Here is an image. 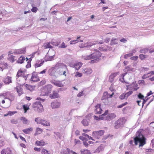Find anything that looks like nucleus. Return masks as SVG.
<instances>
[{"label": "nucleus", "instance_id": "1", "mask_svg": "<svg viewBox=\"0 0 154 154\" xmlns=\"http://www.w3.org/2000/svg\"><path fill=\"white\" fill-rule=\"evenodd\" d=\"M142 130H140L136 134V136L134 138L135 144L136 145L139 143V147L143 146L146 143V138L141 133Z\"/></svg>", "mask_w": 154, "mask_h": 154}, {"label": "nucleus", "instance_id": "2", "mask_svg": "<svg viewBox=\"0 0 154 154\" xmlns=\"http://www.w3.org/2000/svg\"><path fill=\"white\" fill-rule=\"evenodd\" d=\"M101 54L99 51L94 53L87 56H84L83 57L84 59L89 60L93 59L91 61V63H96L100 60L101 59L100 57H101Z\"/></svg>", "mask_w": 154, "mask_h": 154}, {"label": "nucleus", "instance_id": "3", "mask_svg": "<svg viewBox=\"0 0 154 154\" xmlns=\"http://www.w3.org/2000/svg\"><path fill=\"white\" fill-rule=\"evenodd\" d=\"M56 72L57 75H66V72L67 70L66 65L63 63H57L55 66Z\"/></svg>", "mask_w": 154, "mask_h": 154}, {"label": "nucleus", "instance_id": "4", "mask_svg": "<svg viewBox=\"0 0 154 154\" xmlns=\"http://www.w3.org/2000/svg\"><path fill=\"white\" fill-rule=\"evenodd\" d=\"M32 106L34 110L38 113L41 112L43 111V106L39 101H36L34 103Z\"/></svg>", "mask_w": 154, "mask_h": 154}, {"label": "nucleus", "instance_id": "5", "mask_svg": "<svg viewBox=\"0 0 154 154\" xmlns=\"http://www.w3.org/2000/svg\"><path fill=\"white\" fill-rule=\"evenodd\" d=\"M124 119L121 118L117 120L114 124V127L116 129H118L123 126L125 122L124 121Z\"/></svg>", "mask_w": 154, "mask_h": 154}, {"label": "nucleus", "instance_id": "6", "mask_svg": "<svg viewBox=\"0 0 154 154\" xmlns=\"http://www.w3.org/2000/svg\"><path fill=\"white\" fill-rule=\"evenodd\" d=\"M104 132V131L103 130L93 131L92 133V135L95 138L99 139L100 137L103 134Z\"/></svg>", "mask_w": 154, "mask_h": 154}, {"label": "nucleus", "instance_id": "7", "mask_svg": "<svg viewBox=\"0 0 154 154\" xmlns=\"http://www.w3.org/2000/svg\"><path fill=\"white\" fill-rule=\"evenodd\" d=\"M107 93H104L102 96L101 100L102 102L104 103L105 105H108L109 104L110 102L109 99L108 98L107 96H106Z\"/></svg>", "mask_w": 154, "mask_h": 154}, {"label": "nucleus", "instance_id": "8", "mask_svg": "<svg viewBox=\"0 0 154 154\" xmlns=\"http://www.w3.org/2000/svg\"><path fill=\"white\" fill-rule=\"evenodd\" d=\"M52 86L51 85H46L44 88V91L45 95H47L48 94L51 93Z\"/></svg>", "mask_w": 154, "mask_h": 154}, {"label": "nucleus", "instance_id": "9", "mask_svg": "<svg viewBox=\"0 0 154 154\" xmlns=\"http://www.w3.org/2000/svg\"><path fill=\"white\" fill-rule=\"evenodd\" d=\"M116 117V115L114 113H111L104 117V119L106 120H110Z\"/></svg>", "mask_w": 154, "mask_h": 154}, {"label": "nucleus", "instance_id": "10", "mask_svg": "<svg viewBox=\"0 0 154 154\" xmlns=\"http://www.w3.org/2000/svg\"><path fill=\"white\" fill-rule=\"evenodd\" d=\"M60 105V102L55 101L51 103V106L53 109H55L59 107Z\"/></svg>", "mask_w": 154, "mask_h": 154}, {"label": "nucleus", "instance_id": "11", "mask_svg": "<svg viewBox=\"0 0 154 154\" xmlns=\"http://www.w3.org/2000/svg\"><path fill=\"white\" fill-rule=\"evenodd\" d=\"M26 52L25 48L15 50L14 53V54H24Z\"/></svg>", "mask_w": 154, "mask_h": 154}, {"label": "nucleus", "instance_id": "12", "mask_svg": "<svg viewBox=\"0 0 154 154\" xmlns=\"http://www.w3.org/2000/svg\"><path fill=\"white\" fill-rule=\"evenodd\" d=\"M119 74V72H117L114 73L111 75L109 76V80L110 82H112L114 79V78L117 75Z\"/></svg>", "mask_w": 154, "mask_h": 154}, {"label": "nucleus", "instance_id": "13", "mask_svg": "<svg viewBox=\"0 0 154 154\" xmlns=\"http://www.w3.org/2000/svg\"><path fill=\"white\" fill-rule=\"evenodd\" d=\"M30 80L33 82H36L38 81V78L37 77L35 72H34L32 73Z\"/></svg>", "mask_w": 154, "mask_h": 154}, {"label": "nucleus", "instance_id": "14", "mask_svg": "<svg viewBox=\"0 0 154 154\" xmlns=\"http://www.w3.org/2000/svg\"><path fill=\"white\" fill-rule=\"evenodd\" d=\"M60 97L58 92L57 91H54L52 94L50 95V97L51 99L58 98Z\"/></svg>", "mask_w": 154, "mask_h": 154}, {"label": "nucleus", "instance_id": "15", "mask_svg": "<svg viewBox=\"0 0 154 154\" xmlns=\"http://www.w3.org/2000/svg\"><path fill=\"white\" fill-rule=\"evenodd\" d=\"M51 82L54 85L59 87H62L63 86L61 82L60 81L53 80Z\"/></svg>", "mask_w": 154, "mask_h": 154}, {"label": "nucleus", "instance_id": "16", "mask_svg": "<svg viewBox=\"0 0 154 154\" xmlns=\"http://www.w3.org/2000/svg\"><path fill=\"white\" fill-rule=\"evenodd\" d=\"M92 72L91 69L90 68H86L82 70V72L86 75L91 74Z\"/></svg>", "mask_w": 154, "mask_h": 154}, {"label": "nucleus", "instance_id": "17", "mask_svg": "<svg viewBox=\"0 0 154 154\" xmlns=\"http://www.w3.org/2000/svg\"><path fill=\"white\" fill-rule=\"evenodd\" d=\"M96 109L95 110V112L97 114H100L101 113V111L102 110L100 108V104H97L95 106Z\"/></svg>", "mask_w": 154, "mask_h": 154}, {"label": "nucleus", "instance_id": "18", "mask_svg": "<svg viewBox=\"0 0 154 154\" xmlns=\"http://www.w3.org/2000/svg\"><path fill=\"white\" fill-rule=\"evenodd\" d=\"M3 82L6 84H9L10 83L12 82L11 78L10 77L7 76L3 79Z\"/></svg>", "mask_w": 154, "mask_h": 154}, {"label": "nucleus", "instance_id": "19", "mask_svg": "<svg viewBox=\"0 0 154 154\" xmlns=\"http://www.w3.org/2000/svg\"><path fill=\"white\" fill-rule=\"evenodd\" d=\"M82 63L80 62H78L75 63L73 65V67L75 68L76 70H78L82 66Z\"/></svg>", "mask_w": 154, "mask_h": 154}, {"label": "nucleus", "instance_id": "20", "mask_svg": "<svg viewBox=\"0 0 154 154\" xmlns=\"http://www.w3.org/2000/svg\"><path fill=\"white\" fill-rule=\"evenodd\" d=\"M45 126H50L49 123L46 120L41 119L40 124Z\"/></svg>", "mask_w": 154, "mask_h": 154}, {"label": "nucleus", "instance_id": "21", "mask_svg": "<svg viewBox=\"0 0 154 154\" xmlns=\"http://www.w3.org/2000/svg\"><path fill=\"white\" fill-rule=\"evenodd\" d=\"M15 90L18 94L20 96L23 94V89L20 86H17L15 88Z\"/></svg>", "mask_w": 154, "mask_h": 154}, {"label": "nucleus", "instance_id": "22", "mask_svg": "<svg viewBox=\"0 0 154 154\" xmlns=\"http://www.w3.org/2000/svg\"><path fill=\"white\" fill-rule=\"evenodd\" d=\"M24 74L23 72L22 71L19 70L18 72H17V74L16 75L17 77V80L18 81V78L20 77H23Z\"/></svg>", "mask_w": 154, "mask_h": 154}, {"label": "nucleus", "instance_id": "23", "mask_svg": "<svg viewBox=\"0 0 154 154\" xmlns=\"http://www.w3.org/2000/svg\"><path fill=\"white\" fill-rule=\"evenodd\" d=\"M99 49L100 50L104 51H108V50H111V49H110L109 47L106 45L104 46L103 47H100Z\"/></svg>", "mask_w": 154, "mask_h": 154}, {"label": "nucleus", "instance_id": "24", "mask_svg": "<svg viewBox=\"0 0 154 154\" xmlns=\"http://www.w3.org/2000/svg\"><path fill=\"white\" fill-rule=\"evenodd\" d=\"M48 54V53L45 56V61L51 60L54 57V55L49 56Z\"/></svg>", "mask_w": 154, "mask_h": 154}, {"label": "nucleus", "instance_id": "25", "mask_svg": "<svg viewBox=\"0 0 154 154\" xmlns=\"http://www.w3.org/2000/svg\"><path fill=\"white\" fill-rule=\"evenodd\" d=\"M20 119L23 122V124H27L29 123V121L25 117H22L20 118Z\"/></svg>", "mask_w": 154, "mask_h": 154}, {"label": "nucleus", "instance_id": "26", "mask_svg": "<svg viewBox=\"0 0 154 154\" xmlns=\"http://www.w3.org/2000/svg\"><path fill=\"white\" fill-rule=\"evenodd\" d=\"M54 136L55 138L57 139H60L62 137L61 134L59 133L58 132H54Z\"/></svg>", "mask_w": 154, "mask_h": 154}, {"label": "nucleus", "instance_id": "27", "mask_svg": "<svg viewBox=\"0 0 154 154\" xmlns=\"http://www.w3.org/2000/svg\"><path fill=\"white\" fill-rule=\"evenodd\" d=\"M105 116V114H103L100 115L99 117L95 116H94V119L97 120H103L104 119V118L103 117H102V116Z\"/></svg>", "mask_w": 154, "mask_h": 154}, {"label": "nucleus", "instance_id": "28", "mask_svg": "<svg viewBox=\"0 0 154 154\" xmlns=\"http://www.w3.org/2000/svg\"><path fill=\"white\" fill-rule=\"evenodd\" d=\"M33 130L32 128H28L25 129L23 130V131L25 134H29L30 132L32 131Z\"/></svg>", "mask_w": 154, "mask_h": 154}, {"label": "nucleus", "instance_id": "29", "mask_svg": "<svg viewBox=\"0 0 154 154\" xmlns=\"http://www.w3.org/2000/svg\"><path fill=\"white\" fill-rule=\"evenodd\" d=\"M7 94H8L9 96H8V97H6L5 98L8 99L11 101H12L14 100V97L11 93L8 92L7 93Z\"/></svg>", "mask_w": 154, "mask_h": 154}, {"label": "nucleus", "instance_id": "30", "mask_svg": "<svg viewBox=\"0 0 154 154\" xmlns=\"http://www.w3.org/2000/svg\"><path fill=\"white\" fill-rule=\"evenodd\" d=\"M35 143L37 145L40 146H43L45 144V142L42 140L40 141L37 140Z\"/></svg>", "mask_w": 154, "mask_h": 154}, {"label": "nucleus", "instance_id": "31", "mask_svg": "<svg viewBox=\"0 0 154 154\" xmlns=\"http://www.w3.org/2000/svg\"><path fill=\"white\" fill-rule=\"evenodd\" d=\"M81 122L84 126H88L89 125V120L86 119H83Z\"/></svg>", "mask_w": 154, "mask_h": 154}, {"label": "nucleus", "instance_id": "32", "mask_svg": "<svg viewBox=\"0 0 154 154\" xmlns=\"http://www.w3.org/2000/svg\"><path fill=\"white\" fill-rule=\"evenodd\" d=\"M24 60H25V57L23 56H21L19 57L17 62L18 63H22Z\"/></svg>", "mask_w": 154, "mask_h": 154}, {"label": "nucleus", "instance_id": "33", "mask_svg": "<svg viewBox=\"0 0 154 154\" xmlns=\"http://www.w3.org/2000/svg\"><path fill=\"white\" fill-rule=\"evenodd\" d=\"M104 148V146L103 144H101L97 149L96 152H99L100 151H102Z\"/></svg>", "mask_w": 154, "mask_h": 154}, {"label": "nucleus", "instance_id": "34", "mask_svg": "<svg viewBox=\"0 0 154 154\" xmlns=\"http://www.w3.org/2000/svg\"><path fill=\"white\" fill-rule=\"evenodd\" d=\"M118 39L116 38H112L111 40L110 43L111 45H116L118 44Z\"/></svg>", "mask_w": 154, "mask_h": 154}, {"label": "nucleus", "instance_id": "35", "mask_svg": "<svg viewBox=\"0 0 154 154\" xmlns=\"http://www.w3.org/2000/svg\"><path fill=\"white\" fill-rule=\"evenodd\" d=\"M54 69H55V66L49 70V73L50 75H54V72H56V70H55Z\"/></svg>", "mask_w": 154, "mask_h": 154}, {"label": "nucleus", "instance_id": "36", "mask_svg": "<svg viewBox=\"0 0 154 154\" xmlns=\"http://www.w3.org/2000/svg\"><path fill=\"white\" fill-rule=\"evenodd\" d=\"M131 65H130L128 66H126L125 69H124V71L125 72L132 71L133 69L131 68Z\"/></svg>", "mask_w": 154, "mask_h": 154}, {"label": "nucleus", "instance_id": "37", "mask_svg": "<svg viewBox=\"0 0 154 154\" xmlns=\"http://www.w3.org/2000/svg\"><path fill=\"white\" fill-rule=\"evenodd\" d=\"M81 154H91L90 151L87 149L81 150Z\"/></svg>", "mask_w": 154, "mask_h": 154}, {"label": "nucleus", "instance_id": "38", "mask_svg": "<svg viewBox=\"0 0 154 154\" xmlns=\"http://www.w3.org/2000/svg\"><path fill=\"white\" fill-rule=\"evenodd\" d=\"M51 42H49L47 44H44V47L45 48H51L52 46L50 45Z\"/></svg>", "mask_w": 154, "mask_h": 154}, {"label": "nucleus", "instance_id": "39", "mask_svg": "<svg viewBox=\"0 0 154 154\" xmlns=\"http://www.w3.org/2000/svg\"><path fill=\"white\" fill-rule=\"evenodd\" d=\"M133 92L132 91H129L127 93H125V97L126 98V99H127L128 97L131 95L132 94Z\"/></svg>", "mask_w": 154, "mask_h": 154}, {"label": "nucleus", "instance_id": "40", "mask_svg": "<svg viewBox=\"0 0 154 154\" xmlns=\"http://www.w3.org/2000/svg\"><path fill=\"white\" fill-rule=\"evenodd\" d=\"M26 88L30 91H31L33 90V86H31L29 85H28L27 84H26Z\"/></svg>", "mask_w": 154, "mask_h": 154}, {"label": "nucleus", "instance_id": "41", "mask_svg": "<svg viewBox=\"0 0 154 154\" xmlns=\"http://www.w3.org/2000/svg\"><path fill=\"white\" fill-rule=\"evenodd\" d=\"M14 56L13 55H11L8 58L9 60L12 62H13L14 61Z\"/></svg>", "mask_w": 154, "mask_h": 154}, {"label": "nucleus", "instance_id": "42", "mask_svg": "<svg viewBox=\"0 0 154 154\" xmlns=\"http://www.w3.org/2000/svg\"><path fill=\"white\" fill-rule=\"evenodd\" d=\"M41 119L40 118L37 117L35 119V121L37 123V124H40Z\"/></svg>", "mask_w": 154, "mask_h": 154}, {"label": "nucleus", "instance_id": "43", "mask_svg": "<svg viewBox=\"0 0 154 154\" xmlns=\"http://www.w3.org/2000/svg\"><path fill=\"white\" fill-rule=\"evenodd\" d=\"M44 62V61H43V62L40 63H36L35 64V68L36 67H38L40 66H41L42 65H43V64Z\"/></svg>", "mask_w": 154, "mask_h": 154}, {"label": "nucleus", "instance_id": "44", "mask_svg": "<svg viewBox=\"0 0 154 154\" xmlns=\"http://www.w3.org/2000/svg\"><path fill=\"white\" fill-rule=\"evenodd\" d=\"M127 73V72H126L125 73H124L123 74H122V75H121V77H122V78H120L119 79V80L121 81L122 82H123V81H124V76Z\"/></svg>", "mask_w": 154, "mask_h": 154}, {"label": "nucleus", "instance_id": "45", "mask_svg": "<svg viewBox=\"0 0 154 154\" xmlns=\"http://www.w3.org/2000/svg\"><path fill=\"white\" fill-rule=\"evenodd\" d=\"M147 56L143 54H140L139 55V58H140L141 60H143Z\"/></svg>", "mask_w": 154, "mask_h": 154}, {"label": "nucleus", "instance_id": "46", "mask_svg": "<svg viewBox=\"0 0 154 154\" xmlns=\"http://www.w3.org/2000/svg\"><path fill=\"white\" fill-rule=\"evenodd\" d=\"M36 131L38 134H40L42 132V130L40 128H36Z\"/></svg>", "mask_w": 154, "mask_h": 154}, {"label": "nucleus", "instance_id": "47", "mask_svg": "<svg viewBox=\"0 0 154 154\" xmlns=\"http://www.w3.org/2000/svg\"><path fill=\"white\" fill-rule=\"evenodd\" d=\"M132 55H133L132 53H129L128 54L125 55H124V58L125 59H126L127 58H128Z\"/></svg>", "mask_w": 154, "mask_h": 154}, {"label": "nucleus", "instance_id": "48", "mask_svg": "<svg viewBox=\"0 0 154 154\" xmlns=\"http://www.w3.org/2000/svg\"><path fill=\"white\" fill-rule=\"evenodd\" d=\"M119 98L121 100H123L124 99H126V98L125 97V93H122V95L119 96Z\"/></svg>", "mask_w": 154, "mask_h": 154}, {"label": "nucleus", "instance_id": "49", "mask_svg": "<svg viewBox=\"0 0 154 154\" xmlns=\"http://www.w3.org/2000/svg\"><path fill=\"white\" fill-rule=\"evenodd\" d=\"M11 122L13 124H17L18 123V121L17 119H13L11 120Z\"/></svg>", "mask_w": 154, "mask_h": 154}, {"label": "nucleus", "instance_id": "50", "mask_svg": "<svg viewBox=\"0 0 154 154\" xmlns=\"http://www.w3.org/2000/svg\"><path fill=\"white\" fill-rule=\"evenodd\" d=\"M23 108L25 110V113L26 112L27 110L29 109V107L27 105H23Z\"/></svg>", "mask_w": 154, "mask_h": 154}, {"label": "nucleus", "instance_id": "51", "mask_svg": "<svg viewBox=\"0 0 154 154\" xmlns=\"http://www.w3.org/2000/svg\"><path fill=\"white\" fill-rule=\"evenodd\" d=\"M42 154H50L48 152V151L45 149H43L42 151Z\"/></svg>", "mask_w": 154, "mask_h": 154}, {"label": "nucleus", "instance_id": "52", "mask_svg": "<svg viewBox=\"0 0 154 154\" xmlns=\"http://www.w3.org/2000/svg\"><path fill=\"white\" fill-rule=\"evenodd\" d=\"M150 76V73H148L146 74H144L142 77V78L143 79H145L149 77V76Z\"/></svg>", "mask_w": 154, "mask_h": 154}, {"label": "nucleus", "instance_id": "53", "mask_svg": "<svg viewBox=\"0 0 154 154\" xmlns=\"http://www.w3.org/2000/svg\"><path fill=\"white\" fill-rule=\"evenodd\" d=\"M104 93H107V94L106 95V96H107L108 98L109 99L110 98L112 97L113 95L114 94V93H112L111 95L109 94L107 92H104Z\"/></svg>", "mask_w": 154, "mask_h": 154}, {"label": "nucleus", "instance_id": "54", "mask_svg": "<svg viewBox=\"0 0 154 154\" xmlns=\"http://www.w3.org/2000/svg\"><path fill=\"white\" fill-rule=\"evenodd\" d=\"M82 76V73H79L78 72H76L75 75L76 77H81Z\"/></svg>", "mask_w": 154, "mask_h": 154}, {"label": "nucleus", "instance_id": "55", "mask_svg": "<svg viewBox=\"0 0 154 154\" xmlns=\"http://www.w3.org/2000/svg\"><path fill=\"white\" fill-rule=\"evenodd\" d=\"M38 8L36 7H33L31 9V11L35 13L38 10Z\"/></svg>", "mask_w": 154, "mask_h": 154}, {"label": "nucleus", "instance_id": "56", "mask_svg": "<svg viewBox=\"0 0 154 154\" xmlns=\"http://www.w3.org/2000/svg\"><path fill=\"white\" fill-rule=\"evenodd\" d=\"M17 112V111H13V112H11V111H9L8 112V114L10 116H11L14 114L16 113Z\"/></svg>", "mask_w": 154, "mask_h": 154}, {"label": "nucleus", "instance_id": "57", "mask_svg": "<svg viewBox=\"0 0 154 154\" xmlns=\"http://www.w3.org/2000/svg\"><path fill=\"white\" fill-rule=\"evenodd\" d=\"M148 50L147 49H144L140 50V53H145Z\"/></svg>", "mask_w": 154, "mask_h": 154}, {"label": "nucleus", "instance_id": "58", "mask_svg": "<svg viewBox=\"0 0 154 154\" xmlns=\"http://www.w3.org/2000/svg\"><path fill=\"white\" fill-rule=\"evenodd\" d=\"M137 96L139 98L141 99H143L144 98V96L140 93L137 95Z\"/></svg>", "mask_w": 154, "mask_h": 154}, {"label": "nucleus", "instance_id": "59", "mask_svg": "<svg viewBox=\"0 0 154 154\" xmlns=\"http://www.w3.org/2000/svg\"><path fill=\"white\" fill-rule=\"evenodd\" d=\"M31 60H29V61H28L27 62V64L26 66V68H28L31 67V64H30V63Z\"/></svg>", "mask_w": 154, "mask_h": 154}, {"label": "nucleus", "instance_id": "60", "mask_svg": "<svg viewBox=\"0 0 154 154\" xmlns=\"http://www.w3.org/2000/svg\"><path fill=\"white\" fill-rule=\"evenodd\" d=\"M78 42L77 40H74L71 41H70V44H73L76 43Z\"/></svg>", "mask_w": 154, "mask_h": 154}, {"label": "nucleus", "instance_id": "61", "mask_svg": "<svg viewBox=\"0 0 154 154\" xmlns=\"http://www.w3.org/2000/svg\"><path fill=\"white\" fill-rule=\"evenodd\" d=\"M6 152L7 154H11V153L10 149L8 148L7 149Z\"/></svg>", "mask_w": 154, "mask_h": 154}, {"label": "nucleus", "instance_id": "62", "mask_svg": "<svg viewBox=\"0 0 154 154\" xmlns=\"http://www.w3.org/2000/svg\"><path fill=\"white\" fill-rule=\"evenodd\" d=\"M67 46L65 45V44L63 42L61 45V46H60L59 47L61 48H65Z\"/></svg>", "mask_w": 154, "mask_h": 154}, {"label": "nucleus", "instance_id": "63", "mask_svg": "<svg viewBox=\"0 0 154 154\" xmlns=\"http://www.w3.org/2000/svg\"><path fill=\"white\" fill-rule=\"evenodd\" d=\"M138 58V57L137 56H133L132 57H131L130 59L131 60H137Z\"/></svg>", "mask_w": 154, "mask_h": 154}, {"label": "nucleus", "instance_id": "64", "mask_svg": "<svg viewBox=\"0 0 154 154\" xmlns=\"http://www.w3.org/2000/svg\"><path fill=\"white\" fill-rule=\"evenodd\" d=\"M75 144H80L81 143V141L79 140H77L75 139Z\"/></svg>", "mask_w": 154, "mask_h": 154}]
</instances>
